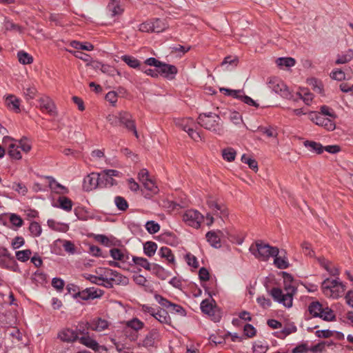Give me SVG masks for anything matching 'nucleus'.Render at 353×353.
Masks as SVG:
<instances>
[{"label":"nucleus","mask_w":353,"mask_h":353,"mask_svg":"<svg viewBox=\"0 0 353 353\" xmlns=\"http://www.w3.org/2000/svg\"><path fill=\"white\" fill-rule=\"evenodd\" d=\"M39 108L42 111H46L50 115H57L56 107L51 99L44 97L39 100Z\"/></svg>","instance_id":"nucleus-12"},{"label":"nucleus","mask_w":353,"mask_h":353,"mask_svg":"<svg viewBox=\"0 0 353 353\" xmlns=\"http://www.w3.org/2000/svg\"><path fill=\"white\" fill-rule=\"evenodd\" d=\"M321 289L326 296L338 299L343 295L346 286L339 281V277L332 280L327 278L321 283Z\"/></svg>","instance_id":"nucleus-4"},{"label":"nucleus","mask_w":353,"mask_h":353,"mask_svg":"<svg viewBox=\"0 0 353 353\" xmlns=\"http://www.w3.org/2000/svg\"><path fill=\"white\" fill-rule=\"evenodd\" d=\"M332 344H333V342L321 341L310 347V352L312 353H321L325 350V345L330 346Z\"/></svg>","instance_id":"nucleus-55"},{"label":"nucleus","mask_w":353,"mask_h":353,"mask_svg":"<svg viewBox=\"0 0 353 353\" xmlns=\"http://www.w3.org/2000/svg\"><path fill=\"white\" fill-rule=\"evenodd\" d=\"M352 59H353V50L348 49L345 54H338L335 64H344L350 62Z\"/></svg>","instance_id":"nucleus-32"},{"label":"nucleus","mask_w":353,"mask_h":353,"mask_svg":"<svg viewBox=\"0 0 353 353\" xmlns=\"http://www.w3.org/2000/svg\"><path fill=\"white\" fill-rule=\"evenodd\" d=\"M10 222L15 227L20 228L23 225V220L17 214H10L9 218Z\"/></svg>","instance_id":"nucleus-63"},{"label":"nucleus","mask_w":353,"mask_h":353,"mask_svg":"<svg viewBox=\"0 0 353 353\" xmlns=\"http://www.w3.org/2000/svg\"><path fill=\"white\" fill-rule=\"evenodd\" d=\"M159 254L161 258L165 259L169 263H174V256L170 248L161 247L159 250Z\"/></svg>","instance_id":"nucleus-37"},{"label":"nucleus","mask_w":353,"mask_h":353,"mask_svg":"<svg viewBox=\"0 0 353 353\" xmlns=\"http://www.w3.org/2000/svg\"><path fill=\"white\" fill-rule=\"evenodd\" d=\"M159 337V332L157 329H152L146 334L142 341V345L146 348L152 347L155 345V341Z\"/></svg>","instance_id":"nucleus-18"},{"label":"nucleus","mask_w":353,"mask_h":353,"mask_svg":"<svg viewBox=\"0 0 353 353\" xmlns=\"http://www.w3.org/2000/svg\"><path fill=\"white\" fill-rule=\"evenodd\" d=\"M250 252L256 258L263 261L268 260L270 256H276L279 254L277 247H273L261 240L256 241L254 244L250 247Z\"/></svg>","instance_id":"nucleus-3"},{"label":"nucleus","mask_w":353,"mask_h":353,"mask_svg":"<svg viewBox=\"0 0 353 353\" xmlns=\"http://www.w3.org/2000/svg\"><path fill=\"white\" fill-rule=\"evenodd\" d=\"M308 352H310V347L307 341L301 342L292 350V353H307Z\"/></svg>","instance_id":"nucleus-61"},{"label":"nucleus","mask_w":353,"mask_h":353,"mask_svg":"<svg viewBox=\"0 0 353 353\" xmlns=\"http://www.w3.org/2000/svg\"><path fill=\"white\" fill-rule=\"evenodd\" d=\"M6 106L16 112H20V99L13 94H8L5 99Z\"/></svg>","instance_id":"nucleus-23"},{"label":"nucleus","mask_w":353,"mask_h":353,"mask_svg":"<svg viewBox=\"0 0 353 353\" xmlns=\"http://www.w3.org/2000/svg\"><path fill=\"white\" fill-rule=\"evenodd\" d=\"M274 257V264L279 269H286L289 268L290 263L288 261V259L285 256L276 255Z\"/></svg>","instance_id":"nucleus-39"},{"label":"nucleus","mask_w":353,"mask_h":353,"mask_svg":"<svg viewBox=\"0 0 353 353\" xmlns=\"http://www.w3.org/2000/svg\"><path fill=\"white\" fill-rule=\"evenodd\" d=\"M143 185L145 189L150 192V193L144 194L145 198H150L152 194H157L159 191L158 187L151 179H147L146 181H144Z\"/></svg>","instance_id":"nucleus-38"},{"label":"nucleus","mask_w":353,"mask_h":353,"mask_svg":"<svg viewBox=\"0 0 353 353\" xmlns=\"http://www.w3.org/2000/svg\"><path fill=\"white\" fill-rule=\"evenodd\" d=\"M308 312L313 317L320 318L324 311L322 304L319 301H316L310 303L308 306Z\"/></svg>","instance_id":"nucleus-24"},{"label":"nucleus","mask_w":353,"mask_h":353,"mask_svg":"<svg viewBox=\"0 0 353 353\" xmlns=\"http://www.w3.org/2000/svg\"><path fill=\"white\" fill-rule=\"evenodd\" d=\"M323 311L320 319L325 321H334L336 320L334 312L331 308L327 307L323 308Z\"/></svg>","instance_id":"nucleus-54"},{"label":"nucleus","mask_w":353,"mask_h":353,"mask_svg":"<svg viewBox=\"0 0 353 353\" xmlns=\"http://www.w3.org/2000/svg\"><path fill=\"white\" fill-rule=\"evenodd\" d=\"M309 119L315 124L321 126L323 124L325 119L321 113L317 111H310L308 112Z\"/></svg>","instance_id":"nucleus-46"},{"label":"nucleus","mask_w":353,"mask_h":353,"mask_svg":"<svg viewBox=\"0 0 353 353\" xmlns=\"http://www.w3.org/2000/svg\"><path fill=\"white\" fill-rule=\"evenodd\" d=\"M150 271L161 280L166 279L170 275L169 272L166 271L162 266L157 263H153Z\"/></svg>","instance_id":"nucleus-29"},{"label":"nucleus","mask_w":353,"mask_h":353,"mask_svg":"<svg viewBox=\"0 0 353 353\" xmlns=\"http://www.w3.org/2000/svg\"><path fill=\"white\" fill-rule=\"evenodd\" d=\"M220 120L221 118L218 114L210 112L199 114L197 118V123L208 130L217 134H221L223 129Z\"/></svg>","instance_id":"nucleus-2"},{"label":"nucleus","mask_w":353,"mask_h":353,"mask_svg":"<svg viewBox=\"0 0 353 353\" xmlns=\"http://www.w3.org/2000/svg\"><path fill=\"white\" fill-rule=\"evenodd\" d=\"M296 95L299 98L302 99L306 105H310L313 99V94L308 91L307 88L301 89V92H298Z\"/></svg>","instance_id":"nucleus-43"},{"label":"nucleus","mask_w":353,"mask_h":353,"mask_svg":"<svg viewBox=\"0 0 353 353\" xmlns=\"http://www.w3.org/2000/svg\"><path fill=\"white\" fill-rule=\"evenodd\" d=\"M107 276L110 277V281H113L115 285H126L129 283V279L128 277L122 275L114 270L108 269Z\"/></svg>","instance_id":"nucleus-15"},{"label":"nucleus","mask_w":353,"mask_h":353,"mask_svg":"<svg viewBox=\"0 0 353 353\" xmlns=\"http://www.w3.org/2000/svg\"><path fill=\"white\" fill-rule=\"evenodd\" d=\"M110 254L115 261H125L128 259V256L125 255L120 249L112 248L110 250Z\"/></svg>","instance_id":"nucleus-40"},{"label":"nucleus","mask_w":353,"mask_h":353,"mask_svg":"<svg viewBox=\"0 0 353 353\" xmlns=\"http://www.w3.org/2000/svg\"><path fill=\"white\" fill-rule=\"evenodd\" d=\"M94 238L97 241L107 247L117 245V241L113 236L108 237L104 234H95Z\"/></svg>","instance_id":"nucleus-30"},{"label":"nucleus","mask_w":353,"mask_h":353,"mask_svg":"<svg viewBox=\"0 0 353 353\" xmlns=\"http://www.w3.org/2000/svg\"><path fill=\"white\" fill-rule=\"evenodd\" d=\"M98 180L99 188H103L108 186L111 187L114 185H117L116 180L109 176L105 170H103L101 173H98Z\"/></svg>","instance_id":"nucleus-19"},{"label":"nucleus","mask_w":353,"mask_h":353,"mask_svg":"<svg viewBox=\"0 0 353 353\" xmlns=\"http://www.w3.org/2000/svg\"><path fill=\"white\" fill-rule=\"evenodd\" d=\"M241 161L243 163L248 164L249 168L252 170H257L258 163L255 159L247 157L246 154H243Z\"/></svg>","instance_id":"nucleus-60"},{"label":"nucleus","mask_w":353,"mask_h":353,"mask_svg":"<svg viewBox=\"0 0 353 353\" xmlns=\"http://www.w3.org/2000/svg\"><path fill=\"white\" fill-rule=\"evenodd\" d=\"M79 341L80 343L83 344L88 348L92 349L94 352H99L101 348V345L98 343V342L96 340L92 339L89 336V334L85 336L79 337Z\"/></svg>","instance_id":"nucleus-21"},{"label":"nucleus","mask_w":353,"mask_h":353,"mask_svg":"<svg viewBox=\"0 0 353 353\" xmlns=\"http://www.w3.org/2000/svg\"><path fill=\"white\" fill-rule=\"evenodd\" d=\"M132 261L137 265L143 268L146 270H151L153 263H150L148 260L143 257L132 256Z\"/></svg>","instance_id":"nucleus-36"},{"label":"nucleus","mask_w":353,"mask_h":353,"mask_svg":"<svg viewBox=\"0 0 353 353\" xmlns=\"http://www.w3.org/2000/svg\"><path fill=\"white\" fill-rule=\"evenodd\" d=\"M223 232L221 230L209 231L205 234L206 239L210 245L214 248H219L221 247V236Z\"/></svg>","instance_id":"nucleus-16"},{"label":"nucleus","mask_w":353,"mask_h":353,"mask_svg":"<svg viewBox=\"0 0 353 353\" xmlns=\"http://www.w3.org/2000/svg\"><path fill=\"white\" fill-rule=\"evenodd\" d=\"M59 204L53 205L54 207L61 208L66 212H70L72 208V201L66 196H59L57 199Z\"/></svg>","instance_id":"nucleus-26"},{"label":"nucleus","mask_w":353,"mask_h":353,"mask_svg":"<svg viewBox=\"0 0 353 353\" xmlns=\"http://www.w3.org/2000/svg\"><path fill=\"white\" fill-rule=\"evenodd\" d=\"M70 46L72 48H74L75 49H78V50L90 51L94 49V46L92 43H88V42L81 43L78 41H72L70 42Z\"/></svg>","instance_id":"nucleus-42"},{"label":"nucleus","mask_w":353,"mask_h":353,"mask_svg":"<svg viewBox=\"0 0 353 353\" xmlns=\"http://www.w3.org/2000/svg\"><path fill=\"white\" fill-rule=\"evenodd\" d=\"M157 70L159 75L168 80L174 79L178 72V69L175 65L165 63L164 62L162 63L161 65L159 66Z\"/></svg>","instance_id":"nucleus-9"},{"label":"nucleus","mask_w":353,"mask_h":353,"mask_svg":"<svg viewBox=\"0 0 353 353\" xmlns=\"http://www.w3.org/2000/svg\"><path fill=\"white\" fill-rule=\"evenodd\" d=\"M29 231L34 236H39L41 234L42 229L38 222L32 221L29 226Z\"/></svg>","instance_id":"nucleus-59"},{"label":"nucleus","mask_w":353,"mask_h":353,"mask_svg":"<svg viewBox=\"0 0 353 353\" xmlns=\"http://www.w3.org/2000/svg\"><path fill=\"white\" fill-rule=\"evenodd\" d=\"M284 290L286 291L285 294H283L281 288L274 287L268 293L275 301L290 308L292 306L293 297L297 293L298 289L292 283H284Z\"/></svg>","instance_id":"nucleus-1"},{"label":"nucleus","mask_w":353,"mask_h":353,"mask_svg":"<svg viewBox=\"0 0 353 353\" xmlns=\"http://www.w3.org/2000/svg\"><path fill=\"white\" fill-rule=\"evenodd\" d=\"M58 338L66 343H72L79 341V336H77V332L70 328L61 330L58 334Z\"/></svg>","instance_id":"nucleus-13"},{"label":"nucleus","mask_w":353,"mask_h":353,"mask_svg":"<svg viewBox=\"0 0 353 353\" xmlns=\"http://www.w3.org/2000/svg\"><path fill=\"white\" fill-rule=\"evenodd\" d=\"M17 57L19 61L23 65L30 64L33 62L32 57L23 50L18 52Z\"/></svg>","instance_id":"nucleus-49"},{"label":"nucleus","mask_w":353,"mask_h":353,"mask_svg":"<svg viewBox=\"0 0 353 353\" xmlns=\"http://www.w3.org/2000/svg\"><path fill=\"white\" fill-rule=\"evenodd\" d=\"M207 205L212 214L222 219L228 216L229 212L224 204L219 203L216 201L210 199L207 201Z\"/></svg>","instance_id":"nucleus-7"},{"label":"nucleus","mask_w":353,"mask_h":353,"mask_svg":"<svg viewBox=\"0 0 353 353\" xmlns=\"http://www.w3.org/2000/svg\"><path fill=\"white\" fill-rule=\"evenodd\" d=\"M236 152L232 148H227L222 150V157L223 159L228 162H232L235 159Z\"/></svg>","instance_id":"nucleus-50"},{"label":"nucleus","mask_w":353,"mask_h":353,"mask_svg":"<svg viewBox=\"0 0 353 353\" xmlns=\"http://www.w3.org/2000/svg\"><path fill=\"white\" fill-rule=\"evenodd\" d=\"M170 310V312L172 314H178L181 316H185L187 313L186 310L184 307H183L181 305L170 303V305H168V308Z\"/></svg>","instance_id":"nucleus-47"},{"label":"nucleus","mask_w":353,"mask_h":353,"mask_svg":"<svg viewBox=\"0 0 353 353\" xmlns=\"http://www.w3.org/2000/svg\"><path fill=\"white\" fill-rule=\"evenodd\" d=\"M145 226L146 230L151 234L158 232L160 230V225L154 221H147Z\"/></svg>","instance_id":"nucleus-56"},{"label":"nucleus","mask_w":353,"mask_h":353,"mask_svg":"<svg viewBox=\"0 0 353 353\" xmlns=\"http://www.w3.org/2000/svg\"><path fill=\"white\" fill-rule=\"evenodd\" d=\"M121 59L132 68H140V61L132 56L125 54L121 56Z\"/></svg>","instance_id":"nucleus-34"},{"label":"nucleus","mask_w":353,"mask_h":353,"mask_svg":"<svg viewBox=\"0 0 353 353\" xmlns=\"http://www.w3.org/2000/svg\"><path fill=\"white\" fill-rule=\"evenodd\" d=\"M159 239L171 246H176L179 243L178 237L172 232H165L159 236Z\"/></svg>","instance_id":"nucleus-20"},{"label":"nucleus","mask_w":353,"mask_h":353,"mask_svg":"<svg viewBox=\"0 0 353 353\" xmlns=\"http://www.w3.org/2000/svg\"><path fill=\"white\" fill-rule=\"evenodd\" d=\"M97 188H99L98 173L92 172L83 179V189L85 192H90Z\"/></svg>","instance_id":"nucleus-10"},{"label":"nucleus","mask_w":353,"mask_h":353,"mask_svg":"<svg viewBox=\"0 0 353 353\" xmlns=\"http://www.w3.org/2000/svg\"><path fill=\"white\" fill-rule=\"evenodd\" d=\"M32 250L26 249L16 252V258L21 262H26L30 259Z\"/></svg>","instance_id":"nucleus-53"},{"label":"nucleus","mask_w":353,"mask_h":353,"mask_svg":"<svg viewBox=\"0 0 353 353\" xmlns=\"http://www.w3.org/2000/svg\"><path fill=\"white\" fill-rule=\"evenodd\" d=\"M332 79L341 81L345 79V74L341 69H336L332 71L330 74Z\"/></svg>","instance_id":"nucleus-64"},{"label":"nucleus","mask_w":353,"mask_h":353,"mask_svg":"<svg viewBox=\"0 0 353 353\" xmlns=\"http://www.w3.org/2000/svg\"><path fill=\"white\" fill-rule=\"evenodd\" d=\"M126 326L132 328L135 331H139L143 328L144 323L137 318H134L130 321H127Z\"/></svg>","instance_id":"nucleus-52"},{"label":"nucleus","mask_w":353,"mask_h":353,"mask_svg":"<svg viewBox=\"0 0 353 353\" xmlns=\"http://www.w3.org/2000/svg\"><path fill=\"white\" fill-rule=\"evenodd\" d=\"M203 218V216L196 210H188L183 215V221L194 228L200 227Z\"/></svg>","instance_id":"nucleus-6"},{"label":"nucleus","mask_w":353,"mask_h":353,"mask_svg":"<svg viewBox=\"0 0 353 353\" xmlns=\"http://www.w3.org/2000/svg\"><path fill=\"white\" fill-rule=\"evenodd\" d=\"M303 145L308 148L310 151L318 154H322L324 151V146H323L321 143L314 141H305L303 142Z\"/></svg>","instance_id":"nucleus-27"},{"label":"nucleus","mask_w":353,"mask_h":353,"mask_svg":"<svg viewBox=\"0 0 353 353\" xmlns=\"http://www.w3.org/2000/svg\"><path fill=\"white\" fill-rule=\"evenodd\" d=\"M154 318L162 324L172 326V320L166 310L159 307L155 315H154Z\"/></svg>","instance_id":"nucleus-22"},{"label":"nucleus","mask_w":353,"mask_h":353,"mask_svg":"<svg viewBox=\"0 0 353 353\" xmlns=\"http://www.w3.org/2000/svg\"><path fill=\"white\" fill-rule=\"evenodd\" d=\"M49 181V188L57 194H68L69 190L65 186L58 183L54 178L51 176H46Z\"/></svg>","instance_id":"nucleus-17"},{"label":"nucleus","mask_w":353,"mask_h":353,"mask_svg":"<svg viewBox=\"0 0 353 353\" xmlns=\"http://www.w3.org/2000/svg\"><path fill=\"white\" fill-rule=\"evenodd\" d=\"M268 85L270 89L279 94L283 98L287 99H292V94L290 92L288 87L278 77H272L269 78Z\"/></svg>","instance_id":"nucleus-5"},{"label":"nucleus","mask_w":353,"mask_h":353,"mask_svg":"<svg viewBox=\"0 0 353 353\" xmlns=\"http://www.w3.org/2000/svg\"><path fill=\"white\" fill-rule=\"evenodd\" d=\"M151 22L152 32H161L168 28V26L166 23H165L164 20L159 18L152 19H151Z\"/></svg>","instance_id":"nucleus-31"},{"label":"nucleus","mask_w":353,"mask_h":353,"mask_svg":"<svg viewBox=\"0 0 353 353\" xmlns=\"http://www.w3.org/2000/svg\"><path fill=\"white\" fill-rule=\"evenodd\" d=\"M157 244L153 241H146L143 244V253L148 257L154 255L157 250Z\"/></svg>","instance_id":"nucleus-33"},{"label":"nucleus","mask_w":353,"mask_h":353,"mask_svg":"<svg viewBox=\"0 0 353 353\" xmlns=\"http://www.w3.org/2000/svg\"><path fill=\"white\" fill-rule=\"evenodd\" d=\"M32 280L37 284L43 285L47 283V274L37 270L33 274Z\"/></svg>","instance_id":"nucleus-48"},{"label":"nucleus","mask_w":353,"mask_h":353,"mask_svg":"<svg viewBox=\"0 0 353 353\" xmlns=\"http://www.w3.org/2000/svg\"><path fill=\"white\" fill-rule=\"evenodd\" d=\"M103 290L94 287L87 288L81 292H79L77 296L83 301H88L90 299H99L103 295Z\"/></svg>","instance_id":"nucleus-8"},{"label":"nucleus","mask_w":353,"mask_h":353,"mask_svg":"<svg viewBox=\"0 0 353 353\" xmlns=\"http://www.w3.org/2000/svg\"><path fill=\"white\" fill-rule=\"evenodd\" d=\"M297 331V328L294 323H291L288 326H285L283 330L279 332H274V336L279 339H284L287 336L295 333Z\"/></svg>","instance_id":"nucleus-28"},{"label":"nucleus","mask_w":353,"mask_h":353,"mask_svg":"<svg viewBox=\"0 0 353 353\" xmlns=\"http://www.w3.org/2000/svg\"><path fill=\"white\" fill-rule=\"evenodd\" d=\"M202 312L208 315H214V308L212 303L208 299H204L201 303Z\"/></svg>","instance_id":"nucleus-51"},{"label":"nucleus","mask_w":353,"mask_h":353,"mask_svg":"<svg viewBox=\"0 0 353 353\" xmlns=\"http://www.w3.org/2000/svg\"><path fill=\"white\" fill-rule=\"evenodd\" d=\"M19 146L14 143L9 145L8 154L13 159L19 160L21 159V154L19 150Z\"/></svg>","instance_id":"nucleus-45"},{"label":"nucleus","mask_w":353,"mask_h":353,"mask_svg":"<svg viewBox=\"0 0 353 353\" xmlns=\"http://www.w3.org/2000/svg\"><path fill=\"white\" fill-rule=\"evenodd\" d=\"M276 63L280 67L290 68L295 65L296 61L292 57H279L276 59Z\"/></svg>","instance_id":"nucleus-44"},{"label":"nucleus","mask_w":353,"mask_h":353,"mask_svg":"<svg viewBox=\"0 0 353 353\" xmlns=\"http://www.w3.org/2000/svg\"><path fill=\"white\" fill-rule=\"evenodd\" d=\"M319 113H321V115L322 116H327L333 119L337 117L334 111L331 108L325 105L320 107V112H319Z\"/></svg>","instance_id":"nucleus-58"},{"label":"nucleus","mask_w":353,"mask_h":353,"mask_svg":"<svg viewBox=\"0 0 353 353\" xmlns=\"http://www.w3.org/2000/svg\"><path fill=\"white\" fill-rule=\"evenodd\" d=\"M0 267L14 272H21L19 265L12 255L7 259H1Z\"/></svg>","instance_id":"nucleus-14"},{"label":"nucleus","mask_w":353,"mask_h":353,"mask_svg":"<svg viewBox=\"0 0 353 353\" xmlns=\"http://www.w3.org/2000/svg\"><path fill=\"white\" fill-rule=\"evenodd\" d=\"M119 125L125 128L128 131L134 125L135 121L132 115L127 111L119 112Z\"/></svg>","instance_id":"nucleus-11"},{"label":"nucleus","mask_w":353,"mask_h":353,"mask_svg":"<svg viewBox=\"0 0 353 353\" xmlns=\"http://www.w3.org/2000/svg\"><path fill=\"white\" fill-rule=\"evenodd\" d=\"M220 92L227 96H231L235 99H238L241 93H243L241 90H231L225 88H221Z\"/></svg>","instance_id":"nucleus-62"},{"label":"nucleus","mask_w":353,"mask_h":353,"mask_svg":"<svg viewBox=\"0 0 353 353\" xmlns=\"http://www.w3.org/2000/svg\"><path fill=\"white\" fill-rule=\"evenodd\" d=\"M114 203L117 208L121 211H125L128 208L127 201L121 196H117L114 198Z\"/></svg>","instance_id":"nucleus-57"},{"label":"nucleus","mask_w":353,"mask_h":353,"mask_svg":"<svg viewBox=\"0 0 353 353\" xmlns=\"http://www.w3.org/2000/svg\"><path fill=\"white\" fill-rule=\"evenodd\" d=\"M108 327V322L100 317L94 319L90 323V329L94 331L101 332Z\"/></svg>","instance_id":"nucleus-25"},{"label":"nucleus","mask_w":353,"mask_h":353,"mask_svg":"<svg viewBox=\"0 0 353 353\" xmlns=\"http://www.w3.org/2000/svg\"><path fill=\"white\" fill-rule=\"evenodd\" d=\"M107 8L111 12L112 17L121 14L123 12V9L120 6L116 0H111Z\"/></svg>","instance_id":"nucleus-35"},{"label":"nucleus","mask_w":353,"mask_h":353,"mask_svg":"<svg viewBox=\"0 0 353 353\" xmlns=\"http://www.w3.org/2000/svg\"><path fill=\"white\" fill-rule=\"evenodd\" d=\"M90 328V323L88 321H80L78 325L76 326V331L77 332V336L81 334L82 336H85L89 334L88 330Z\"/></svg>","instance_id":"nucleus-41"}]
</instances>
